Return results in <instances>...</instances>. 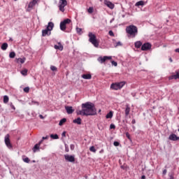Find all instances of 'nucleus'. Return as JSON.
I'll use <instances>...</instances> for the list:
<instances>
[{
  "label": "nucleus",
  "instance_id": "f257e3e1",
  "mask_svg": "<svg viewBox=\"0 0 179 179\" xmlns=\"http://www.w3.org/2000/svg\"><path fill=\"white\" fill-rule=\"evenodd\" d=\"M82 110L76 111L77 115H83V117H89L90 115H97V109L94 103L92 102H86L81 104Z\"/></svg>",
  "mask_w": 179,
  "mask_h": 179
},
{
  "label": "nucleus",
  "instance_id": "f03ea898",
  "mask_svg": "<svg viewBox=\"0 0 179 179\" xmlns=\"http://www.w3.org/2000/svg\"><path fill=\"white\" fill-rule=\"evenodd\" d=\"M126 32L130 37L135 38L138 36V27L135 25H129L126 27Z\"/></svg>",
  "mask_w": 179,
  "mask_h": 179
},
{
  "label": "nucleus",
  "instance_id": "7ed1b4c3",
  "mask_svg": "<svg viewBox=\"0 0 179 179\" xmlns=\"http://www.w3.org/2000/svg\"><path fill=\"white\" fill-rule=\"evenodd\" d=\"M124 86H125V82L124 81L120 83H115L111 84L110 89H112V90H120L122 89Z\"/></svg>",
  "mask_w": 179,
  "mask_h": 179
},
{
  "label": "nucleus",
  "instance_id": "20e7f679",
  "mask_svg": "<svg viewBox=\"0 0 179 179\" xmlns=\"http://www.w3.org/2000/svg\"><path fill=\"white\" fill-rule=\"evenodd\" d=\"M89 36V41L90 43H92L93 45L95 47H99V42L97 41V39L96 38V35H94L93 33L90 32L88 34Z\"/></svg>",
  "mask_w": 179,
  "mask_h": 179
},
{
  "label": "nucleus",
  "instance_id": "39448f33",
  "mask_svg": "<svg viewBox=\"0 0 179 179\" xmlns=\"http://www.w3.org/2000/svg\"><path fill=\"white\" fill-rule=\"evenodd\" d=\"M71 22L72 21L69 18L65 19L62 21L60 22V30H62V31H65V30H66V24H69V23H71Z\"/></svg>",
  "mask_w": 179,
  "mask_h": 179
},
{
  "label": "nucleus",
  "instance_id": "423d86ee",
  "mask_svg": "<svg viewBox=\"0 0 179 179\" xmlns=\"http://www.w3.org/2000/svg\"><path fill=\"white\" fill-rule=\"evenodd\" d=\"M10 138L9 134H6L4 138V142L6 143V146H7L8 149H12L13 146H12V143H10V138Z\"/></svg>",
  "mask_w": 179,
  "mask_h": 179
},
{
  "label": "nucleus",
  "instance_id": "0eeeda50",
  "mask_svg": "<svg viewBox=\"0 0 179 179\" xmlns=\"http://www.w3.org/2000/svg\"><path fill=\"white\" fill-rule=\"evenodd\" d=\"M112 57L111 56H104L103 57H99L97 59L98 62H100V64H104V62H106L107 61V59H112Z\"/></svg>",
  "mask_w": 179,
  "mask_h": 179
},
{
  "label": "nucleus",
  "instance_id": "6e6552de",
  "mask_svg": "<svg viewBox=\"0 0 179 179\" xmlns=\"http://www.w3.org/2000/svg\"><path fill=\"white\" fill-rule=\"evenodd\" d=\"M64 159L66 162H69L70 163H75V155H64Z\"/></svg>",
  "mask_w": 179,
  "mask_h": 179
},
{
  "label": "nucleus",
  "instance_id": "1a4fd4ad",
  "mask_svg": "<svg viewBox=\"0 0 179 179\" xmlns=\"http://www.w3.org/2000/svg\"><path fill=\"white\" fill-rule=\"evenodd\" d=\"M150 48H152V44H150V43H145L141 46L142 51H149Z\"/></svg>",
  "mask_w": 179,
  "mask_h": 179
},
{
  "label": "nucleus",
  "instance_id": "9d476101",
  "mask_svg": "<svg viewBox=\"0 0 179 179\" xmlns=\"http://www.w3.org/2000/svg\"><path fill=\"white\" fill-rule=\"evenodd\" d=\"M104 5L108 6L109 9H114L115 8V5L108 0H104Z\"/></svg>",
  "mask_w": 179,
  "mask_h": 179
},
{
  "label": "nucleus",
  "instance_id": "9b49d317",
  "mask_svg": "<svg viewBox=\"0 0 179 179\" xmlns=\"http://www.w3.org/2000/svg\"><path fill=\"white\" fill-rule=\"evenodd\" d=\"M41 143H43V140H41L38 143H36L34 148H32V150L34 152V153H36V152H38V150H40V145Z\"/></svg>",
  "mask_w": 179,
  "mask_h": 179
},
{
  "label": "nucleus",
  "instance_id": "f8f14e48",
  "mask_svg": "<svg viewBox=\"0 0 179 179\" xmlns=\"http://www.w3.org/2000/svg\"><path fill=\"white\" fill-rule=\"evenodd\" d=\"M169 141H173L174 142H176V141H179V136H177V135H176L175 134H171L169 136Z\"/></svg>",
  "mask_w": 179,
  "mask_h": 179
},
{
  "label": "nucleus",
  "instance_id": "ddd939ff",
  "mask_svg": "<svg viewBox=\"0 0 179 179\" xmlns=\"http://www.w3.org/2000/svg\"><path fill=\"white\" fill-rule=\"evenodd\" d=\"M36 3H37V0H33L32 1H31L28 5L27 10L33 9V7L36 6Z\"/></svg>",
  "mask_w": 179,
  "mask_h": 179
},
{
  "label": "nucleus",
  "instance_id": "4468645a",
  "mask_svg": "<svg viewBox=\"0 0 179 179\" xmlns=\"http://www.w3.org/2000/svg\"><path fill=\"white\" fill-rule=\"evenodd\" d=\"M169 80H173V79H179V69L176 71V75H172L169 77Z\"/></svg>",
  "mask_w": 179,
  "mask_h": 179
},
{
  "label": "nucleus",
  "instance_id": "2eb2a0df",
  "mask_svg": "<svg viewBox=\"0 0 179 179\" xmlns=\"http://www.w3.org/2000/svg\"><path fill=\"white\" fill-rule=\"evenodd\" d=\"M124 113H125V118H127L128 115H129V113H131V107H129V104H126V108H125Z\"/></svg>",
  "mask_w": 179,
  "mask_h": 179
},
{
  "label": "nucleus",
  "instance_id": "dca6fc26",
  "mask_svg": "<svg viewBox=\"0 0 179 179\" xmlns=\"http://www.w3.org/2000/svg\"><path fill=\"white\" fill-rule=\"evenodd\" d=\"M50 35H51V32L50 31H49V29H47V28L45 29L42 30L43 37H45V36H50Z\"/></svg>",
  "mask_w": 179,
  "mask_h": 179
},
{
  "label": "nucleus",
  "instance_id": "f3484780",
  "mask_svg": "<svg viewBox=\"0 0 179 179\" xmlns=\"http://www.w3.org/2000/svg\"><path fill=\"white\" fill-rule=\"evenodd\" d=\"M67 114H72L75 110L72 106H65Z\"/></svg>",
  "mask_w": 179,
  "mask_h": 179
},
{
  "label": "nucleus",
  "instance_id": "a211bd4d",
  "mask_svg": "<svg viewBox=\"0 0 179 179\" xmlns=\"http://www.w3.org/2000/svg\"><path fill=\"white\" fill-rule=\"evenodd\" d=\"M59 45H55L54 48L55 50H59V51H62L64 50V46L61 44V43H58Z\"/></svg>",
  "mask_w": 179,
  "mask_h": 179
},
{
  "label": "nucleus",
  "instance_id": "6ab92c4d",
  "mask_svg": "<svg viewBox=\"0 0 179 179\" xmlns=\"http://www.w3.org/2000/svg\"><path fill=\"white\" fill-rule=\"evenodd\" d=\"M73 124H78V125H80L82 124V119L80 117H78L73 120Z\"/></svg>",
  "mask_w": 179,
  "mask_h": 179
},
{
  "label": "nucleus",
  "instance_id": "aec40b11",
  "mask_svg": "<svg viewBox=\"0 0 179 179\" xmlns=\"http://www.w3.org/2000/svg\"><path fill=\"white\" fill-rule=\"evenodd\" d=\"M46 29L49 31H51V30H52V29H54V22H48V27H46Z\"/></svg>",
  "mask_w": 179,
  "mask_h": 179
},
{
  "label": "nucleus",
  "instance_id": "412c9836",
  "mask_svg": "<svg viewBox=\"0 0 179 179\" xmlns=\"http://www.w3.org/2000/svg\"><path fill=\"white\" fill-rule=\"evenodd\" d=\"M25 61V57L16 59L17 64H24Z\"/></svg>",
  "mask_w": 179,
  "mask_h": 179
},
{
  "label": "nucleus",
  "instance_id": "4be33fe9",
  "mask_svg": "<svg viewBox=\"0 0 179 179\" xmlns=\"http://www.w3.org/2000/svg\"><path fill=\"white\" fill-rule=\"evenodd\" d=\"M134 45L136 48H141L142 47V42L141 41H138L134 43Z\"/></svg>",
  "mask_w": 179,
  "mask_h": 179
},
{
  "label": "nucleus",
  "instance_id": "5701e85b",
  "mask_svg": "<svg viewBox=\"0 0 179 179\" xmlns=\"http://www.w3.org/2000/svg\"><path fill=\"white\" fill-rule=\"evenodd\" d=\"M3 103H4V104H8V103H9V96H8V95L3 96Z\"/></svg>",
  "mask_w": 179,
  "mask_h": 179
},
{
  "label": "nucleus",
  "instance_id": "b1692460",
  "mask_svg": "<svg viewBox=\"0 0 179 179\" xmlns=\"http://www.w3.org/2000/svg\"><path fill=\"white\" fill-rule=\"evenodd\" d=\"M1 50H3V51H6V50H8V43H3L1 45Z\"/></svg>",
  "mask_w": 179,
  "mask_h": 179
},
{
  "label": "nucleus",
  "instance_id": "393cba45",
  "mask_svg": "<svg viewBox=\"0 0 179 179\" xmlns=\"http://www.w3.org/2000/svg\"><path fill=\"white\" fill-rule=\"evenodd\" d=\"M83 79H92V75L91 74H83L81 76Z\"/></svg>",
  "mask_w": 179,
  "mask_h": 179
},
{
  "label": "nucleus",
  "instance_id": "a878e982",
  "mask_svg": "<svg viewBox=\"0 0 179 179\" xmlns=\"http://www.w3.org/2000/svg\"><path fill=\"white\" fill-rule=\"evenodd\" d=\"M145 5V1H139L136 3L135 6H143Z\"/></svg>",
  "mask_w": 179,
  "mask_h": 179
},
{
  "label": "nucleus",
  "instance_id": "bb28decb",
  "mask_svg": "<svg viewBox=\"0 0 179 179\" xmlns=\"http://www.w3.org/2000/svg\"><path fill=\"white\" fill-rule=\"evenodd\" d=\"M66 121V118H62V120H60V121L59 122V127H62V125H64V124H65Z\"/></svg>",
  "mask_w": 179,
  "mask_h": 179
},
{
  "label": "nucleus",
  "instance_id": "cd10ccee",
  "mask_svg": "<svg viewBox=\"0 0 179 179\" xmlns=\"http://www.w3.org/2000/svg\"><path fill=\"white\" fill-rule=\"evenodd\" d=\"M113 111H110L106 115V118L109 119V118H113Z\"/></svg>",
  "mask_w": 179,
  "mask_h": 179
},
{
  "label": "nucleus",
  "instance_id": "c85d7f7f",
  "mask_svg": "<svg viewBox=\"0 0 179 179\" xmlns=\"http://www.w3.org/2000/svg\"><path fill=\"white\" fill-rule=\"evenodd\" d=\"M65 6H64V5H62V4H60V5L59 6V10H60L61 12H65Z\"/></svg>",
  "mask_w": 179,
  "mask_h": 179
},
{
  "label": "nucleus",
  "instance_id": "c756f323",
  "mask_svg": "<svg viewBox=\"0 0 179 179\" xmlns=\"http://www.w3.org/2000/svg\"><path fill=\"white\" fill-rule=\"evenodd\" d=\"M21 74L23 76H27V69H24V70L21 71Z\"/></svg>",
  "mask_w": 179,
  "mask_h": 179
},
{
  "label": "nucleus",
  "instance_id": "7c9ffc66",
  "mask_svg": "<svg viewBox=\"0 0 179 179\" xmlns=\"http://www.w3.org/2000/svg\"><path fill=\"white\" fill-rule=\"evenodd\" d=\"M60 5H63L64 6H66V5H68V1H66V0H60Z\"/></svg>",
  "mask_w": 179,
  "mask_h": 179
},
{
  "label": "nucleus",
  "instance_id": "2f4dec72",
  "mask_svg": "<svg viewBox=\"0 0 179 179\" xmlns=\"http://www.w3.org/2000/svg\"><path fill=\"white\" fill-rule=\"evenodd\" d=\"M50 138H52V139H59V137L58 136V134H51Z\"/></svg>",
  "mask_w": 179,
  "mask_h": 179
},
{
  "label": "nucleus",
  "instance_id": "473e14b6",
  "mask_svg": "<svg viewBox=\"0 0 179 179\" xmlns=\"http://www.w3.org/2000/svg\"><path fill=\"white\" fill-rule=\"evenodd\" d=\"M16 57V53L15 52H10L9 54V57L10 58H15Z\"/></svg>",
  "mask_w": 179,
  "mask_h": 179
},
{
  "label": "nucleus",
  "instance_id": "72a5a7b5",
  "mask_svg": "<svg viewBox=\"0 0 179 179\" xmlns=\"http://www.w3.org/2000/svg\"><path fill=\"white\" fill-rule=\"evenodd\" d=\"M87 12H88V13H93V12H94V8H93V7H90L87 9Z\"/></svg>",
  "mask_w": 179,
  "mask_h": 179
},
{
  "label": "nucleus",
  "instance_id": "f704fd0d",
  "mask_svg": "<svg viewBox=\"0 0 179 179\" xmlns=\"http://www.w3.org/2000/svg\"><path fill=\"white\" fill-rule=\"evenodd\" d=\"M115 48H117V47H122V43H121V41H118L117 43H116V45H115Z\"/></svg>",
  "mask_w": 179,
  "mask_h": 179
},
{
  "label": "nucleus",
  "instance_id": "c9c22d12",
  "mask_svg": "<svg viewBox=\"0 0 179 179\" xmlns=\"http://www.w3.org/2000/svg\"><path fill=\"white\" fill-rule=\"evenodd\" d=\"M22 160L24 163H30V159H29V157L23 158Z\"/></svg>",
  "mask_w": 179,
  "mask_h": 179
},
{
  "label": "nucleus",
  "instance_id": "e433bc0d",
  "mask_svg": "<svg viewBox=\"0 0 179 179\" xmlns=\"http://www.w3.org/2000/svg\"><path fill=\"white\" fill-rule=\"evenodd\" d=\"M78 34H82V28L76 27Z\"/></svg>",
  "mask_w": 179,
  "mask_h": 179
},
{
  "label": "nucleus",
  "instance_id": "4c0bfd02",
  "mask_svg": "<svg viewBox=\"0 0 179 179\" xmlns=\"http://www.w3.org/2000/svg\"><path fill=\"white\" fill-rule=\"evenodd\" d=\"M50 69H51V71H52L53 72H56V71H57V67L55 66H50Z\"/></svg>",
  "mask_w": 179,
  "mask_h": 179
},
{
  "label": "nucleus",
  "instance_id": "58836bf2",
  "mask_svg": "<svg viewBox=\"0 0 179 179\" xmlns=\"http://www.w3.org/2000/svg\"><path fill=\"white\" fill-rule=\"evenodd\" d=\"M90 152H93L94 153H96V148H94V146H91L90 148Z\"/></svg>",
  "mask_w": 179,
  "mask_h": 179
},
{
  "label": "nucleus",
  "instance_id": "ea45409f",
  "mask_svg": "<svg viewBox=\"0 0 179 179\" xmlns=\"http://www.w3.org/2000/svg\"><path fill=\"white\" fill-rule=\"evenodd\" d=\"M24 92L25 93H29V92H30V87H24Z\"/></svg>",
  "mask_w": 179,
  "mask_h": 179
},
{
  "label": "nucleus",
  "instance_id": "a19ab883",
  "mask_svg": "<svg viewBox=\"0 0 179 179\" xmlns=\"http://www.w3.org/2000/svg\"><path fill=\"white\" fill-rule=\"evenodd\" d=\"M111 64H112V65H113V66H117L118 65L117 62H115L114 60L111 61Z\"/></svg>",
  "mask_w": 179,
  "mask_h": 179
},
{
  "label": "nucleus",
  "instance_id": "79ce46f5",
  "mask_svg": "<svg viewBox=\"0 0 179 179\" xmlns=\"http://www.w3.org/2000/svg\"><path fill=\"white\" fill-rule=\"evenodd\" d=\"M10 108H12V110H15L16 108H15V106L13 105V103H10Z\"/></svg>",
  "mask_w": 179,
  "mask_h": 179
},
{
  "label": "nucleus",
  "instance_id": "37998d69",
  "mask_svg": "<svg viewBox=\"0 0 179 179\" xmlns=\"http://www.w3.org/2000/svg\"><path fill=\"white\" fill-rule=\"evenodd\" d=\"M126 137H127L129 141H131V136L129 135V133H128V132L126 133Z\"/></svg>",
  "mask_w": 179,
  "mask_h": 179
},
{
  "label": "nucleus",
  "instance_id": "c03bdc74",
  "mask_svg": "<svg viewBox=\"0 0 179 179\" xmlns=\"http://www.w3.org/2000/svg\"><path fill=\"white\" fill-rule=\"evenodd\" d=\"M108 34L109 36H111L112 37H114V32L113 31H108Z\"/></svg>",
  "mask_w": 179,
  "mask_h": 179
},
{
  "label": "nucleus",
  "instance_id": "a18cd8bd",
  "mask_svg": "<svg viewBox=\"0 0 179 179\" xmlns=\"http://www.w3.org/2000/svg\"><path fill=\"white\" fill-rule=\"evenodd\" d=\"M110 129H115V124H111L110 125Z\"/></svg>",
  "mask_w": 179,
  "mask_h": 179
},
{
  "label": "nucleus",
  "instance_id": "49530a36",
  "mask_svg": "<svg viewBox=\"0 0 179 179\" xmlns=\"http://www.w3.org/2000/svg\"><path fill=\"white\" fill-rule=\"evenodd\" d=\"M65 152H69V147L66 144H65Z\"/></svg>",
  "mask_w": 179,
  "mask_h": 179
},
{
  "label": "nucleus",
  "instance_id": "de8ad7c7",
  "mask_svg": "<svg viewBox=\"0 0 179 179\" xmlns=\"http://www.w3.org/2000/svg\"><path fill=\"white\" fill-rule=\"evenodd\" d=\"M31 104H36V106H40V103L36 101H32Z\"/></svg>",
  "mask_w": 179,
  "mask_h": 179
},
{
  "label": "nucleus",
  "instance_id": "09e8293b",
  "mask_svg": "<svg viewBox=\"0 0 179 179\" xmlns=\"http://www.w3.org/2000/svg\"><path fill=\"white\" fill-rule=\"evenodd\" d=\"M113 145H114V146H120V142L114 141Z\"/></svg>",
  "mask_w": 179,
  "mask_h": 179
},
{
  "label": "nucleus",
  "instance_id": "8fccbe9b",
  "mask_svg": "<svg viewBox=\"0 0 179 179\" xmlns=\"http://www.w3.org/2000/svg\"><path fill=\"white\" fill-rule=\"evenodd\" d=\"M70 149H71V150H75V145H73V144L70 145Z\"/></svg>",
  "mask_w": 179,
  "mask_h": 179
},
{
  "label": "nucleus",
  "instance_id": "3c124183",
  "mask_svg": "<svg viewBox=\"0 0 179 179\" xmlns=\"http://www.w3.org/2000/svg\"><path fill=\"white\" fill-rule=\"evenodd\" d=\"M162 174H163L164 176H166V174H167V170H166V169H164V170L163 171V172H162Z\"/></svg>",
  "mask_w": 179,
  "mask_h": 179
},
{
  "label": "nucleus",
  "instance_id": "603ef678",
  "mask_svg": "<svg viewBox=\"0 0 179 179\" xmlns=\"http://www.w3.org/2000/svg\"><path fill=\"white\" fill-rule=\"evenodd\" d=\"M62 136H66V131H64L62 134Z\"/></svg>",
  "mask_w": 179,
  "mask_h": 179
},
{
  "label": "nucleus",
  "instance_id": "864d4df0",
  "mask_svg": "<svg viewBox=\"0 0 179 179\" xmlns=\"http://www.w3.org/2000/svg\"><path fill=\"white\" fill-rule=\"evenodd\" d=\"M49 136H46L45 137L42 138V141H44L45 139H48Z\"/></svg>",
  "mask_w": 179,
  "mask_h": 179
},
{
  "label": "nucleus",
  "instance_id": "5fc2aeb1",
  "mask_svg": "<svg viewBox=\"0 0 179 179\" xmlns=\"http://www.w3.org/2000/svg\"><path fill=\"white\" fill-rule=\"evenodd\" d=\"M39 118H41V120H44V116H43V115H39Z\"/></svg>",
  "mask_w": 179,
  "mask_h": 179
},
{
  "label": "nucleus",
  "instance_id": "6e6d98bb",
  "mask_svg": "<svg viewBox=\"0 0 179 179\" xmlns=\"http://www.w3.org/2000/svg\"><path fill=\"white\" fill-rule=\"evenodd\" d=\"M136 121L135 120V119H133L131 121V124H136Z\"/></svg>",
  "mask_w": 179,
  "mask_h": 179
},
{
  "label": "nucleus",
  "instance_id": "4d7b16f0",
  "mask_svg": "<svg viewBox=\"0 0 179 179\" xmlns=\"http://www.w3.org/2000/svg\"><path fill=\"white\" fill-rule=\"evenodd\" d=\"M114 20H115V18L113 17V19L110 20V23H113V22H114Z\"/></svg>",
  "mask_w": 179,
  "mask_h": 179
},
{
  "label": "nucleus",
  "instance_id": "13d9d810",
  "mask_svg": "<svg viewBox=\"0 0 179 179\" xmlns=\"http://www.w3.org/2000/svg\"><path fill=\"white\" fill-rule=\"evenodd\" d=\"M141 179H146V176L145 175H143Z\"/></svg>",
  "mask_w": 179,
  "mask_h": 179
},
{
  "label": "nucleus",
  "instance_id": "bf43d9fd",
  "mask_svg": "<svg viewBox=\"0 0 179 179\" xmlns=\"http://www.w3.org/2000/svg\"><path fill=\"white\" fill-rule=\"evenodd\" d=\"M169 61H170V62H173V59H171V57H170Z\"/></svg>",
  "mask_w": 179,
  "mask_h": 179
},
{
  "label": "nucleus",
  "instance_id": "052dcab7",
  "mask_svg": "<svg viewBox=\"0 0 179 179\" xmlns=\"http://www.w3.org/2000/svg\"><path fill=\"white\" fill-rule=\"evenodd\" d=\"M99 113H101V109H99Z\"/></svg>",
  "mask_w": 179,
  "mask_h": 179
},
{
  "label": "nucleus",
  "instance_id": "680f3d73",
  "mask_svg": "<svg viewBox=\"0 0 179 179\" xmlns=\"http://www.w3.org/2000/svg\"><path fill=\"white\" fill-rule=\"evenodd\" d=\"M122 17H125V15H122Z\"/></svg>",
  "mask_w": 179,
  "mask_h": 179
},
{
  "label": "nucleus",
  "instance_id": "e2e57ef3",
  "mask_svg": "<svg viewBox=\"0 0 179 179\" xmlns=\"http://www.w3.org/2000/svg\"><path fill=\"white\" fill-rule=\"evenodd\" d=\"M34 163H36V161H33Z\"/></svg>",
  "mask_w": 179,
  "mask_h": 179
},
{
  "label": "nucleus",
  "instance_id": "0e129e2a",
  "mask_svg": "<svg viewBox=\"0 0 179 179\" xmlns=\"http://www.w3.org/2000/svg\"><path fill=\"white\" fill-rule=\"evenodd\" d=\"M121 169H124V167H123V166H121Z\"/></svg>",
  "mask_w": 179,
  "mask_h": 179
},
{
  "label": "nucleus",
  "instance_id": "69168bd1",
  "mask_svg": "<svg viewBox=\"0 0 179 179\" xmlns=\"http://www.w3.org/2000/svg\"><path fill=\"white\" fill-rule=\"evenodd\" d=\"M10 40H11V41H12V38H10Z\"/></svg>",
  "mask_w": 179,
  "mask_h": 179
},
{
  "label": "nucleus",
  "instance_id": "338daca9",
  "mask_svg": "<svg viewBox=\"0 0 179 179\" xmlns=\"http://www.w3.org/2000/svg\"><path fill=\"white\" fill-rule=\"evenodd\" d=\"M14 1H17V0H14Z\"/></svg>",
  "mask_w": 179,
  "mask_h": 179
}]
</instances>
